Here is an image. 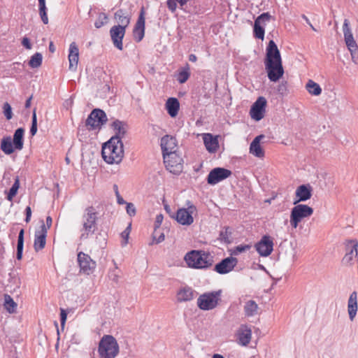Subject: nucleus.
Wrapping results in <instances>:
<instances>
[{
	"label": "nucleus",
	"mask_w": 358,
	"mask_h": 358,
	"mask_svg": "<svg viewBox=\"0 0 358 358\" xmlns=\"http://www.w3.org/2000/svg\"><path fill=\"white\" fill-rule=\"evenodd\" d=\"M343 31L344 39L348 50L350 52L352 59L357 63L358 58V45L354 39L352 31L350 27V22L348 19H345L343 25Z\"/></svg>",
	"instance_id": "nucleus-9"
},
{
	"label": "nucleus",
	"mask_w": 358,
	"mask_h": 358,
	"mask_svg": "<svg viewBox=\"0 0 358 358\" xmlns=\"http://www.w3.org/2000/svg\"><path fill=\"white\" fill-rule=\"evenodd\" d=\"M287 81L282 80L277 87V92L282 96H287L288 94Z\"/></svg>",
	"instance_id": "nucleus-45"
},
{
	"label": "nucleus",
	"mask_w": 358,
	"mask_h": 358,
	"mask_svg": "<svg viewBox=\"0 0 358 358\" xmlns=\"http://www.w3.org/2000/svg\"><path fill=\"white\" fill-rule=\"evenodd\" d=\"M232 172L225 168L217 167L213 169L208 173L206 180L208 184L215 185L218 182L230 177Z\"/></svg>",
	"instance_id": "nucleus-13"
},
{
	"label": "nucleus",
	"mask_w": 358,
	"mask_h": 358,
	"mask_svg": "<svg viewBox=\"0 0 358 358\" xmlns=\"http://www.w3.org/2000/svg\"><path fill=\"white\" fill-rule=\"evenodd\" d=\"M295 195L294 205L299 202L306 201L313 195V187L309 184L301 185L296 188Z\"/></svg>",
	"instance_id": "nucleus-21"
},
{
	"label": "nucleus",
	"mask_w": 358,
	"mask_h": 358,
	"mask_svg": "<svg viewBox=\"0 0 358 358\" xmlns=\"http://www.w3.org/2000/svg\"><path fill=\"white\" fill-rule=\"evenodd\" d=\"M25 215H26V217H25L24 221L27 223H28V222H30L31 217V209L30 206H27L26 207V208H25Z\"/></svg>",
	"instance_id": "nucleus-55"
},
{
	"label": "nucleus",
	"mask_w": 358,
	"mask_h": 358,
	"mask_svg": "<svg viewBox=\"0 0 358 358\" xmlns=\"http://www.w3.org/2000/svg\"><path fill=\"white\" fill-rule=\"evenodd\" d=\"M115 18L117 20L119 24L124 27V29L129 26L130 23V17L125 15V11L123 9H119L115 13Z\"/></svg>",
	"instance_id": "nucleus-35"
},
{
	"label": "nucleus",
	"mask_w": 358,
	"mask_h": 358,
	"mask_svg": "<svg viewBox=\"0 0 358 358\" xmlns=\"http://www.w3.org/2000/svg\"><path fill=\"white\" fill-rule=\"evenodd\" d=\"M266 103V99L264 97L259 96L257 98L250 110V116L253 120L259 121L264 117Z\"/></svg>",
	"instance_id": "nucleus-16"
},
{
	"label": "nucleus",
	"mask_w": 358,
	"mask_h": 358,
	"mask_svg": "<svg viewBox=\"0 0 358 358\" xmlns=\"http://www.w3.org/2000/svg\"><path fill=\"white\" fill-rule=\"evenodd\" d=\"M348 311L350 320L353 321L357 312V293L355 291L350 295L348 303Z\"/></svg>",
	"instance_id": "nucleus-31"
},
{
	"label": "nucleus",
	"mask_w": 358,
	"mask_h": 358,
	"mask_svg": "<svg viewBox=\"0 0 358 358\" xmlns=\"http://www.w3.org/2000/svg\"><path fill=\"white\" fill-rule=\"evenodd\" d=\"M189 60L192 62H195L197 60V57L194 54H191L189 55Z\"/></svg>",
	"instance_id": "nucleus-62"
},
{
	"label": "nucleus",
	"mask_w": 358,
	"mask_h": 358,
	"mask_svg": "<svg viewBox=\"0 0 358 358\" xmlns=\"http://www.w3.org/2000/svg\"><path fill=\"white\" fill-rule=\"evenodd\" d=\"M145 8L143 6L141 8L139 15L136 23L134 26L133 34L135 41L137 43L141 41L145 36Z\"/></svg>",
	"instance_id": "nucleus-17"
},
{
	"label": "nucleus",
	"mask_w": 358,
	"mask_h": 358,
	"mask_svg": "<svg viewBox=\"0 0 358 358\" xmlns=\"http://www.w3.org/2000/svg\"><path fill=\"white\" fill-rule=\"evenodd\" d=\"M177 3H178V1L176 0H168L167 1V7H168V8L171 12L176 11V8H177Z\"/></svg>",
	"instance_id": "nucleus-54"
},
{
	"label": "nucleus",
	"mask_w": 358,
	"mask_h": 358,
	"mask_svg": "<svg viewBox=\"0 0 358 358\" xmlns=\"http://www.w3.org/2000/svg\"><path fill=\"white\" fill-rule=\"evenodd\" d=\"M273 238L269 235H264L255 245V248L262 257L269 256L273 250Z\"/></svg>",
	"instance_id": "nucleus-11"
},
{
	"label": "nucleus",
	"mask_w": 358,
	"mask_h": 358,
	"mask_svg": "<svg viewBox=\"0 0 358 358\" xmlns=\"http://www.w3.org/2000/svg\"><path fill=\"white\" fill-rule=\"evenodd\" d=\"M258 305L253 300H249L245 303L244 312L246 316L250 317L257 313Z\"/></svg>",
	"instance_id": "nucleus-37"
},
{
	"label": "nucleus",
	"mask_w": 358,
	"mask_h": 358,
	"mask_svg": "<svg viewBox=\"0 0 358 358\" xmlns=\"http://www.w3.org/2000/svg\"><path fill=\"white\" fill-rule=\"evenodd\" d=\"M97 212L93 206H89L85 208L83 215V229L84 232L80 235V239H87L89 236L94 234L97 229Z\"/></svg>",
	"instance_id": "nucleus-5"
},
{
	"label": "nucleus",
	"mask_w": 358,
	"mask_h": 358,
	"mask_svg": "<svg viewBox=\"0 0 358 358\" xmlns=\"http://www.w3.org/2000/svg\"><path fill=\"white\" fill-rule=\"evenodd\" d=\"M264 137L263 134L256 136L250 145V152L259 158L264 156V151L260 145V141Z\"/></svg>",
	"instance_id": "nucleus-29"
},
{
	"label": "nucleus",
	"mask_w": 358,
	"mask_h": 358,
	"mask_svg": "<svg viewBox=\"0 0 358 358\" xmlns=\"http://www.w3.org/2000/svg\"><path fill=\"white\" fill-rule=\"evenodd\" d=\"M238 259L236 257H228L222 259L215 264L214 271L219 274H227L231 271L237 265Z\"/></svg>",
	"instance_id": "nucleus-18"
},
{
	"label": "nucleus",
	"mask_w": 358,
	"mask_h": 358,
	"mask_svg": "<svg viewBox=\"0 0 358 358\" xmlns=\"http://www.w3.org/2000/svg\"><path fill=\"white\" fill-rule=\"evenodd\" d=\"M196 293L192 287H182L177 292V301L178 302L189 301L194 299Z\"/></svg>",
	"instance_id": "nucleus-30"
},
{
	"label": "nucleus",
	"mask_w": 358,
	"mask_h": 358,
	"mask_svg": "<svg viewBox=\"0 0 358 358\" xmlns=\"http://www.w3.org/2000/svg\"><path fill=\"white\" fill-rule=\"evenodd\" d=\"M252 336V331L247 326H241L240 329V332L238 334V340L239 343L242 345H247L250 340Z\"/></svg>",
	"instance_id": "nucleus-33"
},
{
	"label": "nucleus",
	"mask_w": 358,
	"mask_h": 358,
	"mask_svg": "<svg viewBox=\"0 0 358 358\" xmlns=\"http://www.w3.org/2000/svg\"><path fill=\"white\" fill-rule=\"evenodd\" d=\"M178 3L181 6H183L185 5L189 0H176Z\"/></svg>",
	"instance_id": "nucleus-64"
},
{
	"label": "nucleus",
	"mask_w": 358,
	"mask_h": 358,
	"mask_svg": "<svg viewBox=\"0 0 358 358\" xmlns=\"http://www.w3.org/2000/svg\"><path fill=\"white\" fill-rule=\"evenodd\" d=\"M37 132V116H36V108H34L32 113L31 117V126L30 128V134L34 136Z\"/></svg>",
	"instance_id": "nucleus-44"
},
{
	"label": "nucleus",
	"mask_w": 358,
	"mask_h": 358,
	"mask_svg": "<svg viewBox=\"0 0 358 358\" xmlns=\"http://www.w3.org/2000/svg\"><path fill=\"white\" fill-rule=\"evenodd\" d=\"M111 127L115 131V134L113 137H116L117 138V140L122 141V138H124L127 134L128 129L127 124L119 120H115L111 124Z\"/></svg>",
	"instance_id": "nucleus-28"
},
{
	"label": "nucleus",
	"mask_w": 358,
	"mask_h": 358,
	"mask_svg": "<svg viewBox=\"0 0 358 358\" xmlns=\"http://www.w3.org/2000/svg\"><path fill=\"white\" fill-rule=\"evenodd\" d=\"M3 109V114L6 117V118L8 120H10L13 117L12 108H11L10 105L8 102L4 103Z\"/></svg>",
	"instance_id": "nucleus-48"
},
{
	"label": "nucleus",
	"mask_w": 358,
	"mask_h": 358,
	"mask_svg": "<svg viewBox=\"0 0 358 358\" xmlns=\"http://www.w3.org/2000/svg\"><path fill=\"white\" fill-rule=\"evenodd\" d=\"M163 220H164V216L162 214H159L156 216V219H155V224H154L155 231H156L157 229L160 227V226L163 222Z\"/></svg>",
	"instance_id": "nucleus-52"
},
{
	"label": "nucleus",
	"mask_w": 358,
	"mask_h": 358,
	"mask_svg": "<svg viewBox=\"0 0 358 358\" xmlns=\"http://www.w3.org/2000/svg\"><path fill=\"white\" fill-rule=\"evenodd\" d=\"M77 259L80 272L87 275H90L94 272L96 264L90 255L83 252H79L78 253Z\"/></svg>",
	"instance_id": "nucleus-12"
},
{
	"label": "nucleus",
	"mask_w": 358,
	"mask_h": 358,
	"mask_svg": "<svg viewBox=\"0 0 358 358\" xmlns=\"http://www.w3.org/2000/svg\"><path fill=\"white\" fill-rule=\"evenodd\" d=\"M119 352V344L112 335H104L101 338L98 346L100 358H115Z\"/></svg>",
	"instance_id": "nucleus-4"
},
{
	"label": "nucleus",
	"mask_w": 358,
	"mask_h": 358,
	"mask_svg": "<svg viewBox=\"0 0 358 358\" xmlns=\"http://www.w3.org/2000/svg\"><path fill=\"white\" fill-rule=\"evenodd\" d=\"M358 242L357 240H350L346 245V254L343 258L345 264H350L353 259L354 252L357 256Z\"/></svg>",
	"instance_id": "nucleus-27"
},
{
	"label": "nucleus",
	"mask_w": 358,
	"mask_h": 358,
	"mask_svg": "<svg viewBox=\"0 0 358 358\" xmlns=\"http://www.w3.org/2000/svg\"><path fill=\"white\" fill-rule=\"evenodd\" d=\"M39 15L42 22L47 24L48 23V17L47 15V8L45 6V0H38Z\"/></svg>",
	"instance_id": "nucleus-41"
},
{
	"label": "nucleus",
	"mask_w": 358,
	"mask_h": 358,
	"mask_svg": "<svg viewBox=\"0 0 358 358\" xmlns=\"http://www.w3.org/2000/svg\"><path fill=\"white\" fill-rule=\"evenodd\" d=\"M17 303L8 294L4 295V308L9 313H14L17 310Z\"/></svg>",
	"instance_id": "nucleus-39"
},
{
	"label": "nucleus",
	"mask_w": 358,
	"mask_h": 358,
	"mask_svg": "<svg viewBox=\"0 0 358 358\" xmlns=\"http://www.w3.org/2000/svg\"><path fill=\"white\" fill-rule=\"evenodd\" d=\"M219 136H213L212 134H204L203 136V143L206 150L210 153H215L219 148Z\"/></svg>",
	"instance_id": "nucleus-26"
},
{
	"label": "nucleus",
	"mask_w": 358,
	"mask_h": 358,
	"mask_svg": "<svg viewBox=\"0 0 358 358\" xmlns=\"http://www.w3.org/2000/svg\"><path fill=\"white\" fill-rule=\"evenodd\" d=\"M307 91L312 95L319 96L322 93V88L320 85L312 80H309L306 85Z\"/></svg>",
	"instance_id": "nucleus-38"
},
{
	"label": "nucleus",
	"mask_w": 358,
	"mask_h": 358,
	"mask_svg": "<svg viewBox=\"0 0 358 358\" xmlns=\"http://www.w3.org/2000/svg\"><path fill=\"white\" fill-rule=\"evenodd\" d=\"M166 108L168 114L171 117H175L180 109V103L178 99L174 97L169 98L166 103Z\"/></svg>",
	"instance_id": "nucleus-32"
},
{
	"label": "nucleus",
	"mask_w": 358,
	"mask_h": 358,
	"mask_svg": "<svg viewBox=\"0 0 358 358\" xmlns=\"http://www.w3.org/2000/svg\"><path fill=\"white\" fill-rule=\"evenodd\" d=\"M126 29L121 26H113L110 30V35L113 45L118 50L123 49L122 39L124 36Z\"/></svg>",
	"instance_id": "nucleus-22"
},
{
	"label": "nucleus",
	"mask_w": 358,
	"mask_h": 358,
	"mask_svg": "<svg viewBox=\"0 0 358 358\" xmlns=\"http://www.w3.org/2000/svg\"><path fill=\"white\" fill-rule=\"evenodd\" d=\"M68 312L64 308H60V323H61V329L63 330L64 329L65 323L67 318Z\"/></svg>",
	"instance_id": "nucleus-50"
},
{
	"label": "nucleus",
	"mask_w": 358,
	"mask_h": 358,
	"mask_svg": "<svg viewBox=\"0 0 358 358\" xmlns=\"http://www.w3.org/2000/svg\"><path fill=\"white\" fill-rule=\"evenodd\" d=\"M185 260L189 267L197 269L210 268L213 264V257L208 252L192 250L185 256Z\"/></svg>",
	"instance_id": "nucleus-2"
},
{
	"label": "nucleus",
	"mask_w": 358,
	"mask_h": 358,
	"mask_svg": "<svg viewBox=\"0 0 358 358\" xmlns=\"http://www.w3.org/2000/svg\"><path fill=\"white\" fill-rule=\"evenodd\" d=\"M22 45L28 50L31 49L30 40L27 37H24L22 40Z\"/></svg>",
	"instance_id": "nucleus-56"
},
{
	"label": "nucleus",
	"mask_w": 358,
	"mask_h": 358,
	"mask_svg": "<svg viewBox=\"0 0 358 358\" xmlns=\"http://www.w3.org/2000/svg\"><path fill=\"white\" fill-rule=\"evenodd\" d=\"M313 213V208L306 204H296L292 208L290 213V224L293 228H296L304 218L309 217Z\"/></svg>",
	"instance_id": "nucleus-7"
},
{
	"label": "nucleus",
	"mask_w": 358,
	"mask_h": 358,
	"mask_svg": "<svg viewBox=\"0 0 358 358\" xmlns=\"http://www.w3.org/2000/svg\"><path fill=\"white\" fill-rule=\"evenodd\" d=\"M282 62L280 52L274 41L271 40L266 49L265 63Z\"/></svg>",
	"instance_id": "nucleus-19"
},
{
	"label": "nucleus",
	"mask_w": 358,
	"mask_h": 358,
	"mask_svg": "<svg viewBox=\"0 0 358 358\" xmlns=\"http://www.w3.org/2000/svg\"><path fill=\"white\" fill-rule=\"evenodd\" d=\"M40 230L36 231L34 234V248L36 252L43 249L46 244L47 228L43 220L41 221Z\"/></svg>",
	"instance_id": "nucleus-20"
},
{
	"label": "nucleus",
	"mask_w": 358,
	"mask_h": 358,
	"mask_svg": "<svg viewBox=\"0 0 358 358\" xmlns=\"http://www.w3.org/2000/svg\"><path fill=\"white\" fill-rule=\"evenodd\" d=\"M190 68L188 63L178 69V72L176 76V80L180 84L185 83L190 77Z\"/></svg>",
	"instance_id": "nucleus-34"
},
{
	"label": "nucleus",
	"mask_w": 358,
	"mask_h": 358,
	"mask_svg": "<svg viewBox=\"0 0 358 358\" xmlns=\"http://www.w3.org/2000/svg\"><path fill=\"white\" fill-rule=\"evenodd\" d=\"M116 198H117V202L118 204H124V203H127V202L124 200V199L121 196L120 194H118L116 196Z\"/></svg>",
	"instance_id": "nucleus-60"
},
{
	"label": "nucleus",
	"mask_w": 358,
	"mask_h": 358,
	"mask_svg": "<svg viewBox=\"0 0 358 358\" xmlns=\"http://www.w3.org/2000/svg\"><path fill=\"white\" fill-rule=\"evenodd\" d=\"M164 209L166 212L171 216V215H175L176 213H173L171 211V209L170 206L168 204L164 205Z\"/></svg>",
	"instance_id": "nucleus-61"
},
{
	"label": "nucleus",
	"mask_w": 358,
	"mask_h": 358,
	"mask_svg": "<svg viewBox=\"0 0 358 358\" xmlns=\"http://www.w3.org/2000/svg\"><path fill=\"white\" fill-rule=\"evenodd\" d=\"M250 248L251 246L250 245H238L233 249L231 255H238L242 252H244L250 250Z\"/></svg>",
	"instance_id": "nucleus-47"
},
{
	"label": "nucleus",
	"mask_w": 358,
	"mask_h": 358,
	"mask_svg": "<svg viewBox=\"0 0 358 358\" xmlns=\"http://www.w3.org/2000/svg\"><path fill=\"white\" fill-rule=\"evenodd\" d=\"M231 234V228L229 227H224L220 232L219 239L225 243H230Z\"/></svg>",
	"instance_id": "nucleus-40"
},
{
	"label": "nucleus",
	"mask_w": 358,
	"mask_h": 358,
	"mask_svg": "<svg viewBox=\"0 0 358 358\" xmlns=\"http://www.w3.org/2000/svg\"><path fill=\"white\" fill-rule=\"evenodd\" d=\"M55 50H56V49H55V45H54L53 43L51 41V42L50 43V44H49V50H50V52H55Z\"/></svg>",
	"instance_id": "nucleus-63"
},
{
	"label": "nucleus",
	"mask_w": 358,
	"mask_h": 358,
	"mask_svg": "<svg viewBox=\"0 0 358 358\" xmlns=\"http://www.w3.org/2000/svg\"><path fill=\"white\" fill-rule=\"evenodd\" d=\"M107 15L104 13H101L99 15L98 19L94 22L95 27L97 29L101 28L107 22Z\"/></svg>",
	"instance_id": "nucleus-46"
},
{
	"label": "nucleus",
	"mask_w": 358,
	"mask_h": 358,
	"mask_svg": "<svg viewBox=\"0 0 358 358\" xmlns=\"http://www.w3.org/2000/svg\"><path fill=\"white\" fill-rule=\"evenodd\" d=\"M186 206V210H188V213H189L191 215H192V214H194V213H196V207L190 201H187Z\"/></svg>",
	"instance_id": "nucleus-53"
},
{
	"label": "nucleus",
	"mask_w": 358,
	"mask_h": 358,
	"mask_svg": "<svg viewBox=\"0 0 358 358\" xmlns=\"http://www.w3.org/2000/svg\"><path fill=\"white\" fill-rule=\"evenodd\" d=\"M164 234L162 233L157 238L155 236H153V241H155V243H159L164 241Z\"/></svg>",
	"instance_id": "nucleus-57"
},
{
	"label": "nucleus",
	"mask_w": 358,
	"mask_h": 358,
	"mask_svg": "<svg viewBox=\"0 0 358 358\" xmlns=\"http://www.w3.org/2000/svg\"><path fill=\"white\" fill-rule=\"evenodd\" d=\"M164 163L166 169L171 173L179 175L183 170V159L176 152L164 154Z\"/></svg>",
	"instance_id": "nucleus-8"
},
{
	"label": "nucleus",
	"mask_w": 358,
	"mask_h": 358,
	"mask_svg": "<svg viewBox=\"0 0 358 358\" xmlns=\"http://www.w3.org/2000/svg\"><path fill=\"white\" fill-rule=\"evenodd\" d=\"M117 139L116 137H111L102 146V157L106 163L110 164L120 163L124 157L123 143Z\"/></svg>",
	"instance_id": "nucleus-1"
},
{
	"label": "nucleus",
	"mask_w": 358,
	"mask_h": 358,
	"mask_svg": "<svg viewBox=\"0 0 358 358\" xmlns=\"http://www.w3.org/2000/svg\"><path fill=\"white\" fill-rule=\"evenodd\" d=\"M52 223V217L50 216H48L46 217V225H45L47 230L51 227Z\"/></svg>",
	"instance_id": "nucleus-58"
},
{
	"label": "nucleus",
	"mask_w": 358,
	"mask_h": 358,
	"mask_svg": "<svg viewBox=\"0 0 358 358\" xmlns=\"http://www.w3.org/2000/svg\"><path fill=\"white\" fill-rule=\"evenodd\" d=\"M272 16L269 13H263L259 15L255 20L253 27V35L254 37L258 39L263 40L264 38L265 29L264 27L262 24H265L266 22H268L271 19Z\"/></svg>",
	"instance_id": "nucleus-15"
},
{
	"label": "nucleus",
	"mask_w": 358,
	"mask_h": 358,
	"mask_svg": "<svg viewBox=\"0 0 358 358\" xmlns=\"http://www.w3.org/2000/svg\"><path fill=\"white\" fill-rule=\"evenodd\" d=\"M20 187V181L18 177L15 178V180L14 183L13 184L12 187L10 188L8 194H7V199L8 201H12L13 197L17 194V190Z\"/></svg>",
	"instance_id": "nucleus-43"
},
{
	"label": "nucleus",
	"mask_w": 358,
	"mask_h": 358,
	"mask_svg": "<svg viewBox=\"0 0 358 358\" xmlns=\"http://www.w3.org/2000/svg\"><path fill=\"white\" fill-rule=\"evenodd\" d=\"M126 210L127 213L130 217H134L136 213V207L132 203H127Z\"/></svg>",
	"instance_id": "nucleus-51"
},
{
	"label": "nucleus",
	"mask_w": 358,
	"mask_h": 358,
	"mask_svg": "<svg viewBox=\"0 0 358 358\" xmlns=\"http://www.w3.org/2000/svg\"><path fill=\"white\" fill-rule=\"evenodd\" d=\"M131 230V223L130 222L129 225L127 227V228L121 233V236L122 239L124 240V243H122L123 245H125L128 243V238L129 234Z\"/></svg>",
	"instance_id": "nucleus-49"
},
{
	"label": "nucleus",
	"mask_w": 358,
	"mask_h": 358,
	"mask_svg": "<svg viewBox=\"0 0 358 358\" xmlns=\"http://www.w3.org/2000/svg\"><path fill=\"white\" fill-rule=\"evenodd\" d=\"M108 119L106 113L99 108H95L92 110L88 115L85 124L89 127V130H94L100 128L101 125L106 123Z\"/></svg>",
	"instance_id": "nucleus-10"
},
{
	"label": "nucleus",
	"mask_w": 358,
	"mask_h": 358,
	"mask_svg": "<svg viewBox=\"0 0 358 358\" xmlns=\"http://www.w3.org/2000/svg\"><path fill=\"white\" fill-rule=\"evenodd\" d=\"M68 57L69 61V70L71 71H76L77 70L79 59V50L75 42H72L69 45V53Z\"/></svg>",
	"instance_id": "nucleus-25"
},
{
	"label": "nucleus",
	"mask_w": 358,
	"mask_h": 358,
	"mask_svg": "<svg viewBox=\"0 0 358 358\" xmlns=\"http://www.w3.org/2000/svg\"><path fill=\"white\" fill-rule=\"evenodd\" d=\"M222 290L205 292L197 299V306L203 310H213L221 301Z\"/></svg>",
	"instance_id": "nucleus-6"
},
{
	"label": "nucleus",
	"mask_w": 358,
	"mask_h": 358,
	"mask_svg": "<svg viewBox=\"0 0 358 358\" xmlns=\"http://www.w3.org/2000/svg\"><path fill=\"white\" fill-rule=\"evenodd\" d=\"M264 64L270 81L278 82L283 76L282 62L265 63Z\"/></svg>",
	"instance_id": "nucleus-14"
},
{
	"label": "nucleus",
	"mask_w": 358,
	"mask_h": 358,
	"mask_svg": "<svg viewBox=\"0 0 358 358\" xmlns=\"http://www.w3.org/2000/svg\"><path fill=\"white\" fill-rule=\"evenodd\" d=\"M24 129L22 127L17 128L13 134V141L10 136H4L1 141V150L6 155H11L15 150H21L24 146Z\"/></svg>",
	"instance_id": "nucleus-3"
},
{
	"label": "nucleus",
	"mask_w": 358,
	"mask_h": 358,
	"mask_svg": "<svg viewBox=\"0 0 358 358\" xmlns=\"http://www.w3.org/2000/svg\"><path fill=\"white\" fill-rule=\"evenodd\" d=\"M43 61L42 55L39 52H36L31 57V59L29 62V65L31 68H38L41 66Z\"/></svg>",
	"instance_id": "nucleus-42"
},
{
	"label": "nucleus",
	"mask_w": 358,
	"mask_h": 358,
	"mask_svg": "<svg viewBox=\"0 0 358 358\" xmlns=\"http://www.w3.org/2000/svg\"><path fill=\"white\" fill-rule=\"evenodd\" d=\"M33 99V94H31L25 101L24 107L25 108H29L31 106V102Z\"/></svg>",
	"instance_id": "nucleus-59"
},
{
	"label": "nucleus",
	"mask_w": 358,
	"mask_h": 358,
	"mask_svg": "<svg viewBox=\"0 0 358 358\" xmlns=\"http://www.w3.org/2000/svg\"><path fill=\"white\" fill-rule=\"evenodd\" d=\"M24 229H21L18 237H17V252H16V258L17 260H21L22 258L23 248H24Z\"/></svg>",
	"instance_id": "nucleus-36"
},
{
	"label": "nucleus",
	"mask_w": 358,
	"mask_h": 358,
	"mask_svg": "<svg viewBox=\"0 0 358 358\" xmlns=\"http://www.w3.org/2000/svg\"><path fill=\"white\" fill-rule=\"evenodd\" d=\"M171 217L175 219L182 225H191L194 222L193 216L188 213V210L185 208H179L175 215H171Z\"/></svg>",
	"instance_id": "nucleus-24"
},
{
	"label": "nucleus",
	"mask_w": 358,
	"mask_h": 358,
	"mask_svg": "<svg viewBox=\"0 0 358 358\" xmlns=\"http://www.w3.org/2000/svg\"><path fill=\"white\" fill-rule=\"evenodd\" d=\"M160 145L163 155L164 154L168 155L170 152H175L176 151L173 149L177 145L176 138L170 135H165L161 138Z\"/></svg>",
	"instance_id": "nucleus-23"
}]
</instances>
